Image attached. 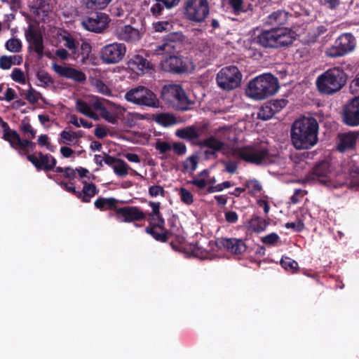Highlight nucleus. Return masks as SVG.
I'll use <instances>...</instances> for the list:
<instances>
[{"mask_svg":"<svg viewBox=\"0 0 359 359\" xmlns=\"http://www.w3.org/2000/svg\"><path fill=\"white\" fill-rule=\"evenodd\" d=\"M319 125L312 116H303L292 124L290 137L292 144L297 150L309 149L318 141Z\"/></svg>","mask_w":359,"mask_h":359,"instance_id":"f257e3e1","label":"nucleus"},{"mask_svg":"<svg viewBox=\"0 0 359 359\" xmlns=\"http://www.w3.org/2000/svg\"><path fill=\"white\" fill-rule=\"evenodd\" d=\"M232 154L243 161L257 166L268 165L274 161L268 144L262 142L236 147Z\"/></svg>","mask_w":359,"mask_h":359,"instance_id":"f03ea898","label":"nucleus"},{"mask_svg":"<svg viewBox=\"0 0 359 359\" xmlns=\"http://www.w3.org/2000/svg\"><path fill=\"white\" fill-rule=\"evenodd\" d=\"M348 75L340 67L327 69L316 79V86L320 93L331 95L340 91L346 84Z\"/></svg>","mask_w":359,"mask_h":359,"instance_id":"7ed1b4c3","label":"nucleus"},{"mask_svg":"<svg viewBox=\"0 0 359 359\" xmlns=\"http://www.w3.org/2000/svg\"><path fill=\"white\" fill-rule=\"evenodd\" d=\"M278 89V79L271 74H264L249 82L246 94L255 100H262L273 95Z\"/></svg>","mask_w":359,"mask_h":359,"instance_id":"20e7f679","label":"nucleus"},{"mask_svg":"<svg viewBox=\"0 0 359 359\" xmlns=\"http://www.w3.org/2000/svg\"><path fill=\"white\" fill-rule=\"evenodd\" d=\"M259 46L264 48L277 49L292 43L290 29L285 27L263 29L257 35Z\"/></svg>","mask_w":359,"mask_h":359,"instance_id":"39448f33","label":"nucleus"},{"mask_svg":"<svg viewBox=\"0 0 359 359\" xmlns=\"http://www.w3.org/2000/svg\"><path fill=\"white\" fill-rule=\"evenodd\" d=\"M162 99L169 103L176 110L185 111L191 109L194 104L187 96L184 90L180 85L171 84L163 88Z\"/></svg>","mask_w":359,"mask_h":359,"instance_id":"423d86ee","label":"nucleus"},{"mask_svg":"<svg viewBox=\"0 0 359 359\" xmlns=\"http://www.w3.org/2000/svg\"><path fill=\"white\" fill-rule=\"evenodd\" d=\"M356 44V39L352 33H342L336 39L334 44L326 49L325 55L332 58L344 56L354 51Z\"/></svg>","mask_w":359,"mask_h":359,"instance_id":"0eeeda50","label":"nucleus"},{"mask_svg":"<svg viewBox=\"0 0 359 359\" xmlns=\"http://www.w3.org/2000/svg\"><path fill=\"white\" fill-rule=\"evenodd\" d=\"M184 36L180 32H172L165 36L161 43L155 46L154 51L157 55H175L180 53L184 46Z\"/></svg>","mask_w":359,"mask_h":359,"instance_id":"6e6552de","label":"nucleus"},{"mask_svg":"<svg viewBox=\"0 0 359 359\" xmlns=\"http://www.w3.org/2000/svg\"><path fill=\"white\" fill-rule=\"evenodd\" d=\"M242 74L238 68L230 65L222 68L217 74L216 81L218 86L225 90H231L241 85Z\"/></svg>","mask_w":359,"mask_h":359,"instance_id":"1a4fd4ad","label":"nucleus"},{"mask_svg":"<svg viewBox=\"0 0 359 359\" xmlns=\"http://www.w3.org/2000/svg\"><path fill=\"white\" fill-rule=\"evenodd\" d=\"M125 98L130 102L150 107H158L159 104L156 95L144 86L130 90L126 93Z\"/></svg>","mask_w":359,"mask_h":359,"instance_id":"9d476101","label":"nucleus"},{"mask_svg":"<svg viewBox=\"0 0 359 359\" xmlns=\"http://www.w3.org/2000/svg\"><path fill=\"white\" fill-rule=\"evenodd\" d=\"M191 65V60L180 53L166 56L161 62L164 72L177 74L188 72Z\"/></svg>","mask_w":359,"mask_h":359,"instance_id":"9b49d317","label":"nucleus"},{"mask_svg":"<svg viewBox=\"0 0 359 359\" xmlns=\"http://www.w3.org/2000/svg\"><path fill=\"white\" fill-rule=\"evenodd\" d=\"M209 12L208 0H187L185 3L184 14L190 21L202 22Z\"/></svg>","mask_w":359,"mask_h":359,"instance_id":"f8f14e48","label":"nucleus"},{"mask_svg":"<svg viewBox=\"0 0 359 359\" xmlns=\"http://www.w3.org/2000/svg\"><path fill=\"white\" fill-rule=\"evenodd\" d=\"M126 53V47L121 43H111L101 48L100 57L106 65L116 64L121 62Z\"/></svg>","mask_w":359,"mask_h":359,"instance_id":"ddd939ff","label":"nucleus"},{"mask_svg":"<svg viewBox=\"0 0 359 359\" xmlns=\"http://www.w3.org/2000/svg\"><path fill=\"white\" fill-rule=\"evenodd\" d=\"M330 164L327 161H322L317 163L306 175V179L309 182H318L325 187L332 185L331 181Z\"/></svg>","mask_w":359,"mask_h":359,"instance_id":"4468645a","label":"nucleus"},{"mask_svg":"<svg viewBox=\"0 0 359 359\" xmlns=\"http://www.w3.org/2000/svg\"><path fill=\"white\" fill-rule=\"evenodd\" d=\"M109 18L103 13H93L82 18L81 26L86 30L101 33L108 26Z\"/></svg>","mask_w":359,"mask_h":359,"instance_id":"2eb2a0df","label":"nucleus"},{"mask_svg":"<svg viewBox=\"0 0 359 359\" xmlns=\"http://www.w3.org/2000/svg\"><path fill=\"white\" fill-rule=\"evenodd\" d=\"M116 219L121 222L130 223L146 219V214L138 206H124L114 213Z\"/></svg>","mask_w":359,"mask_h":359,"instance_id":"dca6fc26","label":"nucleus"},{"mask_svg":"<svg viewBox=\"0 0 359 359\" xmlns=\"http://www.w3.org/2000/svg\"><path fill=\"white\" fill-rule=\"evenodd\" d=\"M38 156L34 154H28L27 160L36 168L37 170H43L48 172L54 170L57 164V160L51 154H43L39 151L37 153Z\"/></svg>","mask_w":359,"mask_h":359,"instance_id":"f3484780","label":"nucleus"},{"mask_svg":"<svg viewBox=\"0 0 359 359\" xmlns=\"http://www.w3.org/2000/svg\"><path fill=\"white\" fill-rule=\"evenodd\" d=\"M343 121L349 126H359V96L353 98L343 110Z\"/></svg>","mask_w":359,"mask_h":359,"instance_id":"a211bd4d","label":"nucleus"},{"mask_svg":"<svg viewBox=\"0 0 359 359\" xmlns=\"http://www.w3.org/2000/svg\"><path fill=\"white\" fill-rule=\"evenodd\" d=\"M128 67L137 75L151 73L154 65L143 55L135 54L132 55L128 61Z\"/></svg>","mask_w":359,"mask_h":359,"instance_id":"6ab92c4d","label":"nucleus"},{"mask_svg":"<svg viewBox=\"0 0 359 359\" xmlns=\"http://www.w3.org/2000/svg\"><path fill=\"white\" fill-rule=\"evenodd\" d=\"M216 244L218 248H223L228 252L234 255H242L247 250V245L245 241L241 238H220L217 240Z\"/></svg>","mask_w":359,"mask_h":359,"instance_id":"aec40b11","label":"nucleus"},{"mask_svg":"<svg viewBox=\"0 0 359 359\" xmlns=\"http://www.w3.org/2000/svg\"><path fill=\"white\" fill-rule=\"evenodd\" d=\"M53 69L60 76L72 79L74 81L82 83L86 80V74L81 70L71 67H66L53 63Z\"/></svg>","mask_w":359,"mask_h":359,"instance_id":"412c9836","label":"nucleus"},{"mask_svg":"<svg viewBox=\"0 0 359 359\" xmlns=\"http://www.w3.org/2000/svg\"><path fill=\"white\" fill-rule=\"evenodd\" d=\"M161 220L157 216L149 217L147 221L149 225L145 229V232L150 235L156 241H165L166 236L164 233H160L161 230L164 229L165 219L161 215Z\"/></svg>","mask_w":359,"mask_h":359,"instance_id":"4be33fe9","label":"nucleus"},{"mask_svg":"<svg viewBox=\"0 0 359 359\" xmlns=\"http://www.w3.org/2000/svg\"><path fill=\"white\" fill-rule=\"evenodd\" d=\"M25 35L27 41L29 43V48L32 46L39 57H42L43 56L44 46L41 34L35 30L32 25H29V28L25 31Z\"/></svg>","mask_w":359,"mask_h":359,"instance_id":"5701e85b","label":"nucleus"},{"mask_svg":"<svg viewBox=\"0 0 359 359\" xmlns=\"http://www.w3.org/2000/svg\"><path fill=\"white\" fill-rule=\"evenodd\" d=\"M116 37L121 41L133 43L140 39V34L137 29L128 25L116 29Z\"/></svg>","mask_w":359,"mask_h":359,"instance_id":"b1692460","label":"nucleus"},{"mask_svg":"<svg viewBox=\"0 0 359 359\" xmlns=\"http://www.w3.org/2000/svg\"><path fill=\"white\" fill-rule=\"evenodd\" d=\"M337 149L341 152L353 149L355 147L358 135L355 133H345L338 135Z\"/></svg>","mask_w":359,"mask_h":359,"instance_id":"393cba45","label":"nucleus"},{"mask_svg":"<svg viewBox=\"0 0 359 359\" xmlns=\"http://www.w3.org/2000/svg\"><path fill=\"white\" fill-rule=\"evenodd\" d=\"M198 145L201 147H207L210 150L205 151V156L215 155L217 151H222L224 147V142L219 140L215 136L211 135L198 143Z\"/></svg>","mask_w":359,"mask_h":359,"instance_id":"a878e982","label":"nucleus"},{"mask_svg":"<svg viewBox=\"0 0 359 359\" xmlns=\"http://www.w3.org/2000/svg\"><path fill=\"white\" fill-rule=\"evenodd\" d=\"M287 102L288 101L285 99L274 100L270 103L269 106H266L262 109V111L259 114V116L263 120H268L284 108Z\"/></svg>","mask_w":359,"mask_h":359,"instance_id":"bb28decb","label":"nucleus"},{"mask_svg":"<svg viewBox=\"0 0 359 359\" xmlns=\"http://www.w3.org/2000/svg\"><path fill=\"white\" fill-rule=\"evenodd\" d=\"M83 187L81 191H77L76 197L83 203H90L91 198L98 194V189L94 183L83 182Z\"/></svg>","mask_w":359,"mask_h":359,"instance_id":"cd10ccee","label":"nucleus"},{"mask_svg":"<svg viewBox=\"0 0 359 359\" xmlns=\"http://www.w3.org/2000/svg\"><path fill=\"white\" fill-rule=\"evenodd\" d=\"M119 203V201L115 198L109 197V198H104V197H99L97 198L95 203V207L101 210V211H105L107 210H114L116 213L117 209L119 208L118 207V203Z\"/></svg>","mask_w":359,"mask_h":359,"instance_id":"c85d7f7f","label":"nucleus"},{"mask_svg":"<svg viewBox=\"0 0 359 359\" xmlns=\"http://www.w3.org/2000/svg\"><path fill=\"white\" fill-rule=\"evenodd\" d=\"M168 224L169 229H165L164 226L163 230H161L160 233H164L166 236L165 241H158L161 243H166L172 236H177L180 233V227L177 216L173 215L171 217L168 219Z\"/></svg>","mask_w":359,"mask_h":359,"instance_id":"c756f323","label":"nucleus"},{"mask_svg":"<svg viewBox=\"0 0 359 359\" xmlns=\"http://www.w3.org/2000/svg\"><path fill=\"white\" fill-rule=\"evenodd\" d=\"M288 19V13L283 10H278L270 14L266 20V24L275 26V27H283Z\"/></svg>","mask_w":359,"mask_h":359,"instance_id":"7c9ffc66","label":"nucleus"},{"mask_svg":"<svg viewBox=\"0 0 359 359\" xmlns=\"http://www.w3.org/2000/svg\"><path fill=\"white\" fill-rule=\"evenodd\" d=\"M95 100H92L90 102L88 103L85 100L77 99L76 101V111L94 120H98L97 115L93 110V107L92 103Z\"/></svg>","mask_w":359,"mask_h":359,"instance_id":"2f4dec72","label":"nucleus"},{"mask_svg":"<svg viewBox=\"0 0 359 359\" xmlns=\"http://www.w3.org/2000/svg\"><path fill=\"white\" fill-rule=\"evenodd\" d=\"M269 223L264 218L253 215L248 223V229L252 232L259 233L264 231Z\"/></svg>","mask_w":359,"mask_h":359,"instance_id":"473e14b6","label":"nucleus"},{"mask_svg":"<svg viewBox=\"0 0 359 359\" xmlns=\"http://www.w3.org/2000/svg\"><path fill=\"white\" fill-rule=\"evenodd\" d=\"M92 105L95 110L100 111L101 116L107 122L112 124L117 123L118 118L109 111V110L103 106L102 102L99 99H96L95 101L92 103Z\"/></svg>","mask_w":359,"mask_h":359,"instance_id":"72a5a7b5","label":"nucleus"},{"mask_svg":"<svg viewBox=\"0 0 359 359\" xmlns=\"http://www.w3.org/2000/svg\"><path fill=\"white\" fill-rule=\"evenodd\" d=\"M13 149L20 148L24 151H28L29 145H35V143L29 140H22L17 132L13 133V137L8 142Z\"/></svg>","mask_w":359,"mask_h":359,"instance_id":"f704fd0d","label":"nucleus"},{"mask_svg":"<svg viewBox=\"0 0 359 359\" xmlns=\"http://www.w3.org/2000/svg\"><path fill=\"white\" fill-rule=\"evenodd\" d=\"M175 135L181 139L189 141L198 139L200 136L198 130L193 126L177 130Z\"/></svg>","mask_w":359,"mask_h":359,"instance_id":"c9c22d12","label":"nucleus"},{"mask_svg":"<svg viewBox=\"0 0 359 359\" xmlns=\"http://www.w3.org/2000/svg\"><path fill=\"white\" fill-rule=\"evenodd\" d=\"M62 39L65 41L64 46L70 51L71 57L74 60L77 59L79 57L78 49L79 43L69 34L63 36Z\"/></svg>","mask_w":359,"mask_h":359,"instance_id":"e433bc0d","label":"nucleus"},{"mask_svg":"<svg viewBox=\"0 0 359 359\" xmlns=\"http://www.w3.org/2000/svg\"><path fill=\"white\" fill-rule=\"evenodd\" d=\"M22 62V57L19 55H1L0 57V68L2 69H9L13 65H20Z\"/></svg>","mask_w":359,"mask_h":359,"instance_id":"4c0bfd02","label":"nucleus"},{"mask_svg":"<svg viewBox=\"0 0 359 359\" xmlns=\"http://www.w3.org/2000/svg\"><path fill=\"white\" fill-rule=\"evenodd\" d=\"M155 121L163 127H169L177 123L176 117L168 113H160L156 114Z\"/></svg>","mask_w":359,"mask_h":359,"instance_id":"58836bf2","label":"nucleus"},{"mask_svg":"<svg viewBox=\"0 0 359 359\" xmlns=\"http://www.w3.org/2000/svg\"><path fill=\"white\" fill-rule=\"evenodd\" d=\"M257 39V35L251 39L245 41V48L249 51L248 55L250 57L262 56V53L257 48V46H259V43Z\"/></svg>","mask_w":359,"mask_h":359,"instance_id":"ea45409f","label":"nucleus"},{"mask_svg":"<svg viewBox=\"0 0 359 359\" xmlns=\"http://www.w3.org/2000/svg\"><path fill=\"white\" fill-rule=\"evenodd\" d=\"M112 0H81L85 6L90 10L104 9Z\"/></svg>","mask_w":359,"mask_h":359,"instance_id":"a19ab883","label":"nucleus"},{"mask_svg":"<svg viewBox=\"0 0 359 359\" xmlns=\"http://www.w3.org/2000/svg\"><path fill=\"white\" fill-rule=\"evenodd\" d=\"M280 263L281 266L285 270L289 271L291 273H296L299 270L298 263L295 260L288 257H282Z\"/></svg>","mask_w":359,"mask_h":359,"instance_id":"79ce46f5","label":"nucleus"},{"mask_svg":"<svg viewBox=\"0 0 359 359\" xmlns=\"http://www.w3.org/2000/svg\"><path fill=\"white\" fill-rule=\"evenodd\" d=\"M129 169H130V167L121 158H118L113 168L114 173L119 177L126 176L128 174Z\"/></svg>","mask_w":359,"mask_h":359,"instance_id":"37998d69","label":"nucleus"},{"mask_svg":"<svg viewBox=\"0 0 359 359\" xmlns=\"http://www.w3.org/2000/svg\"><path fill=\"white\" fill-rule=\"evenodd\" d=\"M244 185L245 188L248 190V194L251 196H255L262 189L261 184L255 179L245 181Z\"/></svg>","mask_w":359,"mask_h":359,"instance_id":"c03bdc74","label":"nucleus"},{"mask_svg":"<svg viewBox=\"0 0 359 359\" xmlns=\"http://www.w3.org/2000/svg\"><path fill=\"white\" fill-rule=\"evenodd\" d=\"M6 48L11 53H19L22 50V43L16 38H11L6 43Z\"/></svg>","mask_w":359,"mask_h":359,"instance_id":"a18cd8bd","label":"nucleus"},{"mask_svg":"<svg viewBox=\"0 0 359 359\" xmlns=\"http://www.w3.org/2000/svg\"><path fill=\"white\" fill-rule=\"evenodd\" d=\"M36 77L38 80L41 83V86L43 87L48 86L50 84H53L54 83L51 76L43 70L39 71L36 73Z\"/></svg>","mask_w":359,"mask_h":359,"instance_id":"49530a36","label":"nucleus"},{"mask_svg":"<svg viewBox=\"0 0 359 359\" xmlns=\"http://www.w3.org/2000/svg\"><path fill=\"white\" fill-rule=\"evenodd\" d=\"M164 10H166L162 2L154 0V3L150 8L151 15L155 18H159L163 15Z\"/></svg>","mask_w":359,"mask_h":359,"instance_id":"de8ad7c7","label":"nucleus"},{"mask_svg":"<svg viewBox=\"0 0 359 359\" xmlns=\"http://www.w3.org/2000/svg\"><path fill=\"white\" fill-rule=\"evenodd\" d=\"M197 165L198 157L195 155L188 157L182 163V166L184 170L190 169L192 172L196 170Z\"/></svg>","mask_w":359,"mask_h":359,"instance_id":"09e8293b","label":"nucleus"},{"mask_svg":"<svg viewBox=\"0 0 359 359\" xmlns=\"http://www.w3.org/2000/svg\"><path fill=\"white\" fill-rule=\"evenodd\" d=\"M180 196L181 201L186 205H191L194 202V196L193 194L188 191L187 189L182 187L180 190Z\"/></svg>","mask_w":359,"mask_h":359,"instance_id":"8fccbe9b","label":"nucleus"},{"mask_svg":"<svg viewBox=\"0 0 359 359\" xmlns=\"http://www.w3.org/2000/svg\"><path fill=\"white\" fill-rule=\"evenodd\" d=\"M280 240L279 236L276 233H271L261 238V241L268 245H275Z\"/></svg>","mask_w":359,"mask_h":359,"instance_id":"3c124183","label":"nucleus"},{"mask_svg":"<svg viewBox=\"0 0 359 359\" xmlns=\"http://www.w3.org/2000/svg\"><path fill=\"white\" fill-rule=\"evenodd\" d=\"M0 126L4 130L3 139L7 142H9L13 137V133L17 131L11 129L8 123L4 121L3 119L0 121Z\"/></svg>","mask_w":359,"mask_h":359,"instance_id":"603ef678","label":"nucleus"},{"mask_svg":"<svg viewBox=\"0 0 359 359\" xmlns=\"http://www.w3.org/2000/svg\"><path fill=\"white\" fill-rule=\"evenodd\" d=\"M0 126L4 130L3 139L7 142H9L13 137V133L17 131L11 129L8 123L4 121L3 119L0 121Z\"/></svg>","mask_w":359,"mask_h":359,"instance_id":"864d4df0","label":"nucleus"},{"mask_svg":"<svg viewBox=\"0 0 359 359\" xmlns=\"http://www.w3.org/2000/svg\"><path fill=\"white\" fill-rule=\"evenodd\" d=\"M11 76L12 79L15 82H18L21 84H25L26 82L25 74L19 68H14Z\"/></svg>","mask_w":359,"mask_h":359,"instance_id":"5fc2aeb1","label":"nucleus"},{"mask_svg":"<svg viewBox=\"0 0 359 359\" xmlns=\"http://www.w3.org/2000/svg\"><path fill=\"white\" fill-rule=\"evenodd\" d=\"M60 139L58 140L59 144H66L71 145L73 141V137L72 135L71 132L67 131L65 130H62L60 134Z\"/></svg>","mask_w":359,"mask_h":359,"instance_id":"6e6d98bb","label":"nucleus"},{"mask_svg":"<svg viewBox=\"0 0 359 359\" xmlns=\"http://www.w3.org/2000/svg\"><path fill=\"white\" fill-rule=\"evenodd\" d=\"M149 205L151 208V212L149 213V217L157 216V217H158L160 219H161L162 214L160 212L161 203L149 201ZM161 222H162V220H161Z\"/></svg>","mask_w":359,"mask_h":359,"instance_id":"4d7b16f0","label":"nucleus"},{"mask_svg":"<svg viewBox=\"0 0 359 359\" xmlns=\"http://www.w3.org/2000/svg\"><path fill=\"white\" fill-rule=\"evenodd\" d=\"M20 129L25 134H28L29 138L34 139L35 137L36 132L29 123L22 121Z\"/></svg>","mask_w":359,"mask_h":359,"instance_id":"13d9d810","label":"nucleus"},{"mask_svg":"<svg viewBox=\"0 0 359 359\" xmlns=\"http://www.w3.org/2000/svg\"><path fill=\"white\" fill-rule=\"evenodd\" d=\"M155 147L157 150L159 151L161 154H165L172 149V147L169 142L160 140L157 141Z\"/></svg>","mask_w":359,"mask_h":359,"instance_id":"bf43d9fd","label":"nucleus"},{"mask_svg":"<svg viewBox=\"0 0 359 359\" xmlns=\"http://www.w3.org/2000/svg\"><path fill=\"white\" fill-rule=\"evenodd\" d=\"M81 53L79 55H81L82 58L84 60L89 56V54L91 53L92 47L88 42L83 41L80 46Z\"/></svg>","mask_w":359,"mask_h":359,"instance_id":"052dcab7","label":"nucleus"},{"mask_svg":"<svg viewBox=\"0 0 359 359\" xmlns=\"http://www.w3.org/2000/svg\"><path fill=\"white\" fill-rule=\"evenodd\" d=\"M57 184H59L60 187H63V189L73 194L76 196V194H77V191L76 190L75 187L74 186V184L72 182H65L63 181L58 182L57 180H55Z\"/></svg>","mask_w":359,"mask_h":359,"instance_id":"680f3d73","label":"nucleus"},{"mask_svg":"<svg viewBox=\"0 0 359 359\" xmlns=\"http://www.w3.org/2000/svg\"><path fill=\"white\" fill-rule=\"evenodd\" d=\"M172 149L179 156H182L187 152V147L183 142H174Z\"/></svg>","mask_w":359,"mask_h":359,"instance_id":"e2e57ef3","label":"nucleus"},{"mask_svg":"<svg viewBox=\"0 0 359 359\" xmlns=\"http://www.w3.org/2000/svg\"><path fill=\"white\" fill-rule=\"evenodd\" d=\"M164 189L160 185H153L149 188V194L152 197H156L158 195L164 196Z\"/></svg>","mask_w":359,"mask_h":359,"instance_id":"0e129e2a","label":"nucleus"},{"mask_svg":"<svg viewBox=\"0 0 359 359\" xmlns=\"http://www.w3.org/2000/svg\"><path fill=\"white\" fill-rule=\"evenodd\" d=\"M285 227L286 229H293L296 232H300L304 229V224L301 220H299L297 224L294 222H287L285 224Z\"/></svg>","mask_w":359,"mask_h":359,"instance_id":"69168bd1","label":"nucleus"},{"mask_svg":"<svg viewBox=\"0 0 359 359\" xmlns=\"http://www.w3.org/2000/svg\"><path fill=\"white\" fill-rule=\"evenodd\" d=\"M229 4L233 8L234 13L238 14L243 11V0H229Z\"/></svg>","mask_w":359,"mask_h":359,"instance_id":"338daca9","label":"nucleus"},{"mask_svg":"<svg viewBox=\"0 0 359 359\" xmlns=\"http://www.w3.org/2000/svg\"><path fill=\"white\" fill-rule=\"evenodd\" d=\"M96 88L98 92L100 93L109 95L111 94V90L109 88V87L104 83L102 81H98L96 83Z\"/></svg>","mask_w":359,"mask_h":359,"instance_id":"774afa93","label":"nucleus"}]
</instances>
